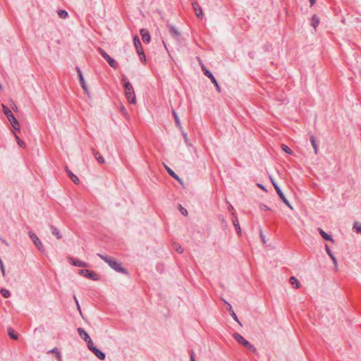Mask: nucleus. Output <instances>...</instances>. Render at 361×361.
I'll return each instance as SVG.
<instances>
[{
	"mask_svg": "<svg viewBox=\"0 0 361 361\" xmlns=\"http://www.w3.org/2000/svg\"><path fill=\"white\" fill-rule=\"evenodd\" d=\"M97 256L99 257L102 259H103L106 263H107L109 266L114 271L124 274H128L127 269L122 267L121 264L114 258L108 257L106 255H104L100 253H98Z\"/></svg>",
	"mask_w": 361,
	"mask_h": 361,
	"instance_id": "f257e3e1",
	"label": "nucleus"
},
{
	"mask_svg": "<svg viewBox=\"0 0 361 361\" xmlns=\"http://www.w3.org/2000/svg\"><path fill=\"white\" fill-rule=\"evenodd\" d=\"M319 17L317 15H314L312 17V26L314 27V28H316L317 26L319 25Z\"/></svg>",
	"mask_w": 361,
	"mask_h": 361,
	"instance_id": "a878e982",
	"label": "nucleus"
},
{
	"mask_svg": "<svg viewBox=\"0 0 361 361\" xmlns=\"http://www.w3.org/2000/svg\"><path fill=\"white\" fill-rule=\"evenodd\" d=\"M92 353L101 360H104L106 357L105 353L97 348L92 349Z\"/></svg>",
	"mask_w": 361,
	"mask_h": 361,
	"instance_id": "f3484780",
	"label": "nucleus"
},
{
	"mask_svg": "<svg viewBox=\"0 0 361 361\" xmlns=\"http://www.w3.org/2000/svg\"><path fill=\"white\" fill-rule=\"evenodd\" d=\"M318 231L320 233V235H322V237L326 240H328V241H331V242H334V240H333V238L331 237V235L326 233L325 231H324L322 228H318Z\"/></svg>",
	"mask_w": 361,
	"mask_h": 361,
	"instance_id": "aec40b11",
	"label": "nucleus"
},
{
	"mask_svg": "<svg viewBox=\"0 0 361 361\" xmlns=\"http://www.w3.org/2000/svg\"><path fill=\"white\" fill-rule=\"evenodd\" d=\"M56 354V357H58L59 360H61V354H60V353L58 351Z\"/></svg>",
	"mask_w": 361,
	"mask_h": 361,
	"instance_id": "603ef678",
	"label": "nucleus"
},
{
	"mask_svg": "<svg viewBox=\"0 0 361 361\" xmlns=\"http://www.w3.org/2000/svg\"><path fill=\"white\" fill-rule=\"evenodd\" d=\"M289 281L290 284L294 286L295 288H299L300 286V283L298 280V279L295 276H290Z\"/></svg>",
	"mask_w": 361,
	"mask_h": 361,
	"instance_id": "5701e85b",
	"label": "nucleus"
},
{
	"mask_svg": "<svg viewBox=\"0 0 361 361\" xmlns=\"http://www.w3.org/2000/svg\"><path fill=\"white\" fill-rule=\"evenodd\" d=\"M201 66H202V70L204 75L210 79L212 82L216 87V90L219 92H221V87H220L217 80L214 78V75L208 69H207L206 67L204 65H202Z\"/></svg>",
	"mask_w": 361,
	"mask_h": 361,
	"instance_id": "423d86ee",
	"label": "nucleus"
},
{
	"mask_svg": "<svg viewBox=\"0 0 361 361\" xmlns=\"http://www.w3.org/2000/svg\"><path fill=\"white\" fill-rule=\"evenodd\" d=\"M92 153L95 157V159L97 160V161L99 163V164H104L105 163V159L101 155V154L96 151L95 149H92Z\"/></svg>",
	"mask_w": 361,
	"mask_h": 361,
	"instance_id": "a211bd4d",
	"label": "nucleus"
},
{
	"mask_svg": "<svg viewBox=\"0 0 361 361\" xmlns=\"http://www.w3.org/2000/svg\"><path fill=\"white\" fill-rule=\"evenodd\" d=\"M229 209H230V211L232 212L233 216H235V212H234V208H233V206H232V205H231V204H230V206H229Z\"/></svg>",
	"mask_w": 361,
	"mask_h": 361,
	"instance_id": "de8ad7c7",
	"label": "nucleus"
},
{
	"mask_svg": "<svg viewBox=\"0 0 361 361\" xmlns=\"http://www.w3.org/2000/svg\"><path fill=\"white\" fill-rule=\"evenodd\" d=\"M331 259H332L335 268L336 269L338 263H337V260H336L335 256H334L333 257H331Z\"/></svg>",
	"mask_w": 361,
	"mask_h": 361,
	"instance_id": "79ce46f5",
	"label": "nucleus"
},
{
	"mask_svg": "<svg viewBox=\"0 0 361 361\" xmlns=\"http://www.w3.org/2000/svg\"><path fill=\"white\" fill-rule=\"evenodd\" d=\"M29 235L30 237V238L32 239L33 243L35 244V245L37 247V248L40 251V252H44V246H43V244L42 243V241L39 239V238L37 237V235L32 233V232H30L29 233Z\"/></svg>",
	"mask_w": 361,
	"mask_h": 361,
	"instance_id": "1a4fd4ad",
	"label": "nucleus"
},
{
	"mask_svg": "<svg viewBox=\"0 0 361 361\" xmlns=\"http://www.w3.org/2000/svg\"><path fill=\"white\" fill-rule=\"evenodd\" d=\"M122 80L123 81V87L125 88L126 96L128 101L130 104L136 103V97L134 92V89L129 81L126 80V77L125 75L123 76Z\"/></svg>",
	"mask_w": 361,
	"mask_h": 361,
	"instance_id": "f03ea898",
	"label": "nucleus"
},
{
	"mask_svg": "<svg viewBox=\"0 0 361 361\" xmlns=\"http://www.w3.org/2000/svg\"><path fill=\"white\" fill-rule=\"evenodd\" d=\"M325 250H326V252L328 254V255L330 257V258L333 257L334 256L333 255L331 250H330L329 247L327 245H326V246H325Z\"/></svg>",
	"mask_w": 361,
	"mask_h": 361,
	"instance_id": "e433bc0d",
	"label": "nucleus"
},
{
	"mask_svg": "<svg viewBox=\"0 0 361 361\" xmlns=\"http://www.w3.org/2000/svg\"><path fill=\"white\" fill-rule=\"evenodd\" d=\"M87 344V347L92 352V349L94 348H96V347L94 346L92 339L90 338V340H87V341H85Z\"/></svg>",
	"mask_w": 361,
	"mask_h": 361,
	"instance_id": "c756f323",
	"label": "nucleus"
},
{
	"mask_svg": "<svg viewBox=\"0 0 361 361\" xmlns=\"http://www.w3.org/2000/svg\"><path fill=\"white\" fill-rule=\"evenodd\" d=\"M78 333L79 336L85 341H87V340H90L91 338L90 337L89 334L82 329V328H78Z\"/></svg>",
	"mask_w": 361,
	"mask_h": 361,
	"instance_id": "2eb2a0df",
	"label": "nucleus"
},
{
	"mask_svg": "<svg viewBox=\"0 0 361 361\" xmlns=\"http://www.w3.org/2000/svg\"><path fill=\"white\" fill-rule=\"evenodd\" d=\"M310 140L311 144L314 148V154H317L319 148H318V145L316 141V137L314 135H311L310 137Z\"/></svg>",
	"mask_w": 361,
	"mask_h": 361,
	"instance_id": "412c9836",
	"label": "nucleus"
},
{
	"mask_svg": "<svg viewBox=\"0 0 361 361\" xmlns=\"http://www.w3.org/2000/svg\"><path fill=\"white\" fill-rule=\"evenodd\" d=\"M68 262L73 266L78 267H87L88 265L86 262L81 261L78 259H75L73 257H69L68 258Z\"/></svg>",
	"mask_w": 361,
	"mask_h": 361,
	"instance_id": "9b49d317",
	"label": "nucleus"
},
{
	"mask_svg": "<svg viewBox=\"0 0 361 361\" xmlns=\"http://www.w3.org/2000/svg\"><path fill=\"white\" fill-rule=\"evenodd\" d=\"M174 248L176 249V250L178 253H182V252H183V247H182L180 245H178V244L175 245Z\"/></svg>",
	"mask_w": 361,
	"mask_h": 361,
	"instance_id": "58836bf2",
	"label": "nucleus"
},
{
	"mask_svg": "<svg viewBox=\"0 0 361 361\" xmlns=\"http://www.w3.org/2000/svg\"><path fill=\"white\" fill-rule=\"evenodd\" d=\"M76 71H77V73H78V78H79L80 84L82 88L83 89V90L88 95L89 94V90H88L87 86L86 85V82L85 81V79L83 78L82 71H81V70L80 69L79 67H76Z\"/></svg>",
	"mask_w": 361,
	"mask_h": 361,
	"instance_id": "9d476101",
	"label": "nucleus"
},
{
	"mask_svg": "<svg viewBox=\"0 0 361 361\" xmlns=\"http://www.w3.org/2000/svg\"><path fill=\"white\" fill-rule=\"evenodd\" d=\"M172 113H173V116L174 117V120H175L176 126L178 127L179 129H181L182 127L180 125V119L178 118L177 113L176 112L175 110H173Z\"/></svg>",
	"mask_w": 361,
	"mask_h": 361,
	"instance_id": "393cba45",
	"label": "nucleus"
},
{
	"mask_svg": "<svg viewBox=\"0 0 361 361\" xmlns=\"http://www.w3.org/2000/svg\"><path fill=\"white\" fill-rule=\"evenodd\" d=\"M166 171L168 172V173L172 177L176 173L170 168L168 166L165 165L164 166Z\"/></svg>",
	"mask_w": 361,
	"mask_h": 361,
	"instance_id": "f704fd0d",
	"label": "nucleus"
},
{
	"mask_svg": "<svg viewBox=\"0 0 361 361\" xmlns=\"http://www.w3.org/2000/svg\"><path fill=\"white\" fill-rule=\"evenodd\" d=\"M58 351H59L58 349L56 348H55L53 350H50L49 353H56Z\"/></svg>",
	"mask_w": 361,
	"mask_h": 361,
	"instance_id": "8fccbe9b",
	"label": "nucleus"
},
{
	"mask_svg": "<svg viewBox=\"0 0 361 361\" xmlns=\"http://www.w3.org/2000/svg\"><path fill=\"white\" fill-rule=\"evenodd\" d=\"M270 180H271V183L274 185V188L276 189V186H279V185H277V183L275 182V180L271 177H270Z\"/></svg>",
	"mask_w": 361,
	"mask_h": 361,
	"instance_id": "a18cd8bd",
	"label": "nucleus"
},
{
	"mask_svg": "<svg viewBox=\"0 0 361 361\" xmlns=\"http://www.w3.org/2000/svg\"><path fill=\"white\" fill-rule=\"evenodd\" d=\"M259 236H260V238H261L263 244H265L266 243L265 236L262 232V228L259 229Z\"/></svg>",
	"mask_w": 361,
	"mask_h": 361,
	"instance_id": "4c0bfd02",
	"label": "nucleus"
},
{
	"mask_svg": "<svg viewBox=\"0 0 361 361\" xmlns=\"http://www.w3.org/2000/svg\"><path fill=\"white\" fill-rule=\"evenodd\" d=\"M58 15L59 16L60 18H61L63 19H66L68 16V12L65 10H59L58 11Z\"/></svg>",
	"mask_w": 361,
	"mask_h": 361,
	"instance_id": "cd10ccee",
	"label": "nucleus"
},
{
	"mask_svg": "<svg viewBox=\"0 0 361 361\" xmlns=\"http://www.w3.org/2000/svg\"><path fill=\"white\" fill-rule=\"evenodd\" d=\"M353 229L356 233L361 234V226H357V223H355L353 225Z\"/></svg>",
	"mask_w": 361,
	"mask_h": 361,
	"instance_id": "72a5a7b5",
	"label": "nucleus"
},
{
	"mask_svg": "<svg viewBox=\"0 0 361 361\" xmlns=\"http://www.w3.org/2000/svg\"><path fill=\"white\" fill-rule=\"evenodd\" d=\"M66 171L74 183L78 184L80 183V180L78 176L73 173L67 167H66Z\"/></svg>",
	"mask_w": 361,
	"mask_h": 361,
	"instance_id": "dca6fc26",
	"label": "nucleus"
},
{
	"mask_svg": "<svg viewBox=\"0 0 361 361\" xmlns=\"http://www.w3.org/2000/svg\"><path fill=\"white\" fill-rule=\"evenodd\" d=\"M11 106L13 111H18V107L13 102H12V104H11Z\"/></svg>",
	"mask_w": 361,
	"mask_h": 361,
	"instance_id": "c03bdc74",
	"label": "nucleus"
},
{
	"mask_svg": "<svg viewBox=\"0 0 361 361\" xmlns=\"http://www.w3.org/2000/svg\"><path fill=\"white\" fill-rule=\"evenodd\" d=\"M276 192L279 195V196L280 197V198L281 199L283 202L284 204H286L290 209H293L291 204H290L288 200L286 199V197L283 195V193L282 190H281V188H279V186H276Z\"/></svg>",
	"mask_w": 361,
	"mask_h": 361,
	"instance_id": "f8f14e48",
	"label": "nucleus"
},
{
	"mask_svg": "<svg viewBox=\"0 0 361 361\" xmlns=\"http://www.w3.org/2000/svg\"><path fill=\"white\" fill-rule=\"evenodd\" d=\"M178 209H179V211L180 212L184 215V216H187L188 215V211L185 208H184L181 204H179L178 205Z\"/></svg>",
	"mask_w": 361,
	"mask_h": 361,
	"instance_id": "473e14b6",
	"label": "nucleus"
},
{
	"mask_svg": "<svg viewBox=\"0 0 361 361\" xmlns=\"http://www.w3.org/2000/svg\"><path fill=\"white\" fill-rule=\"evenodd\" d=\"M50 228H51V233L56 236V238L57 239H61L62 238V234L61 233V232L59 231V230L56 228L53 225H50Z\"/></svg>",
	"mask_w": 361,
	"mask_h": 361,
	"instance_id": "6ab92c4d",
	"label": "nucleus"
},
{
	"mask_svg": "<svg viewBox=\"0 0 361 361\" xmlns=\"http://www.w3.org/2000/svg\"><path fill=\"white\" fill-rule=\"evenodd\" d=\"M190 361H195V353L192 350L190 353Z\"/></svg>",
	"mask_w": 361,
	"mask_h": 361,
	"instance_id": "37998d69",
	"label": "nucleus"
},
{
	"mask_svg": "<svg viewBox=\"0 0 361 361\" xmlns=\"http://www.w3.org/2000/svg\"><path fill=\"white\" fill-rule=\"evenodd\" d=\"M259 208L262 210H269L270 209L267 205L263 204L259 205Z\"/></svg>",
	"mask_w": 361,
	"mask_h": 361,
	"instance_id": "ea45409f",
	"label": "nucleus"
},
{
	"mask_svg": "<svg viewBox=\"0 0 361 361\" xmlns=\"http://www.w3.org/2000/svg\"><path fill=\"white\" fill-rule=\"evenodd\" d=\"M0 292H1V294L2 295V296L6 298H9L11 295L10 291L6 288H1Z\"/></svg>",
	"mask_w": 361,
	"mask_h": 361,
	"instance_id": "c85d7f7f",
	"label": "nucleus"
},
{
	"mask_svg": "<svg viewBox=\"0 0 361 361\" xmlns=\"http://www.w3.org/2000/svg\"><path fill=\"white\" fill-rule=\"evenodd\" d=\"M73 298H74V302H75V304H78V299H77L76 296H75V295H73Z\"/></svg>",
	"mask_w": 361,
	"mask_h": 361,
	"instance_id": "5fc2aeb1",
	"label": "nucleus"
},
{
	"mask_svg": "<svg viewBox=\"0 0 361 361\" xmlns=\"http://www.w3.org/2000/svg\"><path fill=\"white\" fill-rule=\"evenodd\" d=\"M169 31L171 35L174 37L178 39L180 37V32L177 30V29L173 26L169 25Z\"/></svg>",
	"mask_w": 361,
	"mask_h": 361,
	"instance_id": "4be33fe9",
	"label": "nucleus"
},
{
	"mask_svg": "<svg viewBox=\"0 0 361 361\" xmlns=\"http://www.w3.org/2000/svg\"><path fill=\"white\" fill-rule=\"evenodd\" d=\"M15 137H16V140L18 144L21 147H25V143L23 141H22L18 135H15Z\"/></svg>",
	"mask_w": 361,
	"mask_h": 361,
	"instance_id": "2f4dec72",
	"label": "nucleus"
},
{
	"mask_svg": "<svg viewBox=\"0 0 361 361\" xmlns=\"http://www.w3.org/2000/svg\"><path fill=\"white\" fill-rule=\"evenodd\" d=\"M233 338L235 339V341L245 348H246L247 350L255 352L256 348L254 345H251L248 341L245 339L240 334L238 333H234L233 335Z\"/></svg>",
	"mask_w": 361,
	"mask_h": 361,
	"instance_id": "20e7f679",
	"label": "nucleus"
},
{
	"mask_svg": "<svg viewBox=\"0 0 361 361\" xmlns=\"http://www.w3.org/2000/svg\"><path fill=\"white\" fill-rule=\"evenodd\" d=\"M140 35L144 42L149 43L151 40V37L149 32L145 29L140 30Z\"/></svg>",
	"mask_w": 361,
	"mask_h": 361,
	"instance_id": "4468645a",
	"label": "nucleus"
},
{
	"mask_svg": "<svg viewBox=\"0 0 361 361\" xmlns=\"http://www.w3.org/2000/svg\"><path fill=\"white\" fill-rule=\"evenodd\" d=\"M233 217H234L233 219V226H234L238 234L240 235L241 234V230H240V227L239 225L238 218L236 216H234Z\"/></svg>",
	"mask_w": 361,
	"mask_h": 361,
	"instance_id": "b1692460",
	"label": "nucleus"
},
{
	"mask_svg": "<svg viewBox=\"0 0 361 361\" xmlns=\"http://www.w3.org/2000/svg\"><path fill=\"white\" fill-rule=\"evenodd\" d=\"M76 305H77L78 310L79 311L80 314L82 315V312H81V309H80V306L79 305V302H78V304H76Z\"/></svg>",
	"mask_w": 361,
	"mask_h": 361,
	"instance_id": "09e8293b",
	"label": "nucleus"
},
{
	"mask_svg": "<svg viewBox=\"0 0 361 361\" xmlns=\"http://www.w3.org/2000/svg\"><path fill=\"white\" fill-rule=\"evenodd\" d=\"M134 45L136 49L137 53L140 56V59L144 62L146 61V58L144 54V51L142 47L141 42L137 36H135L133 39Z\"/></svg>",
	"mask_w": 361,
	"mask_h": 361,
	"instance_id": "39448f33",
	"label": "nucleus"
},
{
	"mask_svg": "<svg viewBox=\"0 0 361 361\" xmlns=\"http://www.w3.org/2000/svg\"><path fill=\"white\" fill-rule=\"evenodd\" d=\"M172 177L177 180L179 183H183L181 178L177 174L175 173Z\"/></svg>",
	"mask_w": 361,
	"mask_h": 361,
	"instance_id": "a19ab883",
	"label": "nucleus"
},
{
	"mask_svg": "<svg viewBox=\"0 0 361 361\" xmlns=\"http://www.w3.org/2000/svg\"><path fill=\"white\" fill-rule=\"evenodd\" d=\"M99 52L102 56V57L108 62L109 66L113 68L116 69L118 68L117 62L111 58L104 50L101 48H99Z\"/></svg>",
	"mask_w": 361,
	"mask_h": 361,
	"instance_id": "0eeeda50",
	"label": "nucleus"
},
{
	"mask_svg": "<svg viewBox=\"0 0 361 361\" xmlns=\"http://www.w3.org/2000/svg\"><path fill=\"white\" fill-rule=\"evenodd\" d=\"M183 137H184L185 139L187 138V135H186V134H185V133H183Z\"/></svg>",
	"mask_w": 361,
	"mask_h": 361,
	"instance_id": "6e6d98bb",
	"label": "nucleus"
},
{
	"mask_svg": "<svg viewBox=\"0 0 361 361\" xmlns=\"http://www.w3.org/2000/svg\"><path fill=\"white\" fill-rule=\"evenodd\" d=\"M192 7L194 11H195L196 16L199 18H202L203 17L202 10L200 4L197 2L192 4Z\"/></svg>",
	"mask_w": 361,
	"mask_h": 361,
	"instance_id": "ddd939ff",
	"label": "nucleus"
},
{
	"mask_svg": "<svg viewBox=\"0 0 361 361\" xmlns=\"http://www.w3.org/2000/svg\"><path fill=\"white\" fill-rule=\"evenodd\" d=\"M281 148L287 154H291L293 153V151L286 145H282Z\"/></svg>",
	"mask_w": 361,
	"mask_h": 361,
	"instance_id": "7c9ffc66",
	"label": "nucleus"
},
{
	"mask_svg": "<svg viewBox=\"0 0 361 361\" xmlns=\"http://www.w3.org/2000/svg\"><path fill=\"white\" fill-rule=\"evenodd\" d=\"M316 2V0H310V3L311 4V6H312L313 4H314Z\"/></svg>",
	"mask_w": 361,
	"mask_h": 361,
	"instance_id": "864d4df0",
	"label": "nucleus"
},
{
	"mask_svg": "<svg viewBox=\"0 0 361 361\" xmlns=\"http://www.w3.org/2000/svg\"><path fill=\"white\" fill-rule=\"evenodd\" d=\"M8 334L12 339H14V340L18 339V334L14 332V331L12 328L8 329Z\"/></svg>",
	"mask_w": 361,
	"mask_h": 361,
	"instance_id": "bb28decb",
	"label": "nucleus"
},
{
	"mask_svg": "<svg viewBox=\"0 0 361 361\" xmlns=\"http://www.w3.org/2000/svg\"><path fill=\"white\" fill-rule=\"evenodd\" d=\"M257 186H258L259 188H261V189H262V190H265V188H264L262 184L258 183V184H257Z\"/></svg>",
	"mask_w": 361,
	"mask_h": 361,
	"instance_id": "3c124183",
	"label": "nucleus"
},
{
	"mask_svg": "<svg viewBox=\"0 0 361 361\" xmlns=\"http://www.w3.org/2000/svg\"><path fill=\"white\" fill-rule=\"evenodd\" d=\"M2 109L4 114L7 117L8 120L12 125L13 128L16 130H20V123L13 116L11 109L6 105L2 104Z\"/></svg>",
	"mask_w": 361,
	"mask_h": 361,
	"instance_id": "7ed1b4c3",
	"label": "nucleus"
},
{
	"mask_svg": "<svg viewBox=\"0 0 361 361\" xmlns=\"http://www.w3.org/2000/svg\"><path fill=\"white\" fill-rule=\"evenodd\" d=\"M78 274L93 281H98L99 279L94 271L88 269H80L79 270Z\"/></svg>",
	"mask_w": 361,
	"mask_h": 361,
	"instance_id": "6e6552de",
	"label": "nucleus"
},
{
	"mask_svg": "<svg viewBox=\"0 0 361 361\" xmlns=\"http://www.w3.org/2000/svg\"><path fill=\"white\" fill-rule=\"evenodd\" d=\"M225 302H226V303L227 304V305H228V312H231L232 311H233V309H232V307H231V304H229L228 302H226V301H225Z\"/></svg>",
	"mask_w": 361,
	"mask_h": 361,
	"instance_id": "49530a36",
	"label": "nucleus"
},
{
	"mask_svg": "<svg viewBox=\"0 0 361 361\" xmlns=\"http://www.w3.org/2000/svg\"><path fill=\"white\" fill-rule=\"evenodd\" d=\"M230 314L235 321H236L238 324H240L241 325V324H240L236 314L234 312V311H232L231 312H230Z\"/></svg>",
	"mask_w": 361,
	"mask_h": 361,
	"instance_id": "c9c22d12",
	"label": "nucleus"
}]
</instances>
